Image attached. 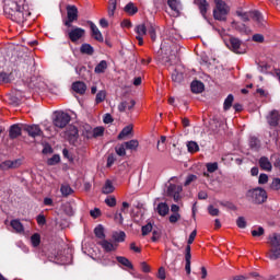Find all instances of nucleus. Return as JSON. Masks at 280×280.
Returning a JSON list of instances; mask_svg holds the SVG:
<instances>
[{
	"mask_svg": "<svg viewBox=\"0 0 280 280\" xmlns=\"http://www.w3.org/2000/svg\"><path fill=\"white\" fill-rule=\"evenodd\" d=\"M4 12L11 21L15 23H25L27 18L32 15L30 7L25 4V0L11 1L4 5Z\"/></svg>",
	"mask_w": 280,
	"mask_h": 280,
	"instance_id": "obj_1",
	"label": "nucleus"
},
{
	"mask_svg": "<svg viewBox=\"0 0 280 280\" xmlns=\"http://www.w3.org/2000/svg\"><path fill=\"white\" fill-rule=\"evenodd\" d=\"M214 9L212 11L213 19L215 21L226 22L229 14L231 13V7L226 4L224 0H213Z\"/></svg>",
	"mask_w": 280,
	"mask_h": 280,
	"instance_id": "obj_2",
	"label": "nucleus"
},
{
	"mask_svg": "<svg viewBox=\"0 0 280 280\" xmlns=\"http://www.w3.org/2000/svg\"><path fill=\"white\" fill-rule=\"evenodd\" d=\"M245 196L248 202H252V205H264V202L268 200V192L261 187L247 190Z\"/></svg>",
	"mask_w": 280,
	"mask_h": 280,
	"instance_id": "obj_3",
	"label": "nucleus"
},
{
	"mask_svg": "<svg viewBox=\"0 0 280 280\" xmlns=\"http://www.w3.org/2000/svg\"><path fill=\"white\" fill-rule=\"evenodd\" d=\"M196 235H198V232L194 230L187 241V246H186V254H185V270L187 275H191V244H194V241L196 240Z\"/></svg>",
	"mask_w": 280,
	"mask_h": 280,
	"instance_id": "obj_4",
	"label": "nucleus"
},
{
	"mask_svg": "<svg viewBox=\"0 0 280 280\" xmlns=\"http://www.w3.org/2000/svg\"><path fill=\"white\" fill-rule=\"evenodd\" d=\"M71 121V115L65 112H55L52 124L56 128H67Z\"/></svg>",
	"mask_w": 280,
	"mask_h": 280,
	"instance_id": "obj_5",
	"label": "nucleus"
},
{
	"mask_svg": "<svg viewBox=\"0 0 280 280\" xmlns=\"http://www.w3.org/2000/svg\"><path fill=\"white\" fill-rule=\"evenodd\" d=\"M66 10L67 20L63 21V25L66 27H72L73 22L78 21V7L69 4L66 7Z\"/></svg>",
	"mask_w": 280,
	"mask_h": 280,
	"instance_id": "obj_6",
	"label": "nucleus"
},
{
	"mask_svg": "<svg viewBox=\"0 0 280 280\" xmlns=\"http://www.w3.org/2000/svg\"><path fill=\"white\" fill-rule=\"evenodd\" d=\"M226 46L234 54H244L246 51V46L237 37H231Z\"/></svg>",
	"mask_w": 280,
	"mask_h": 280,
	"instance_id": "obj_7",
	"label": "nucleus"
},
{
	"mask_svg": "<svg viewBox=\"0 0 280 280\" xmlns=\"http://www.w3.org/2000/svg\"><path fill=\"white\" fill-rule=\"evenodd\" d=\"M22 130L28 135L32 139L36 137H43L44 132L38 125H23Z\"/></svg>",
	"mask_w": 280,
	"mask_h": 280,
	"instance_id": "obj_8",
	"label": "nucleus"
},
{
	"mask_svg": "<svg viewBox=\"0 0 280 280\" xmlns=\"http://www.w3.org/2000/svg\"><path fill=\"white\" fill-rule=\"evenodd\" d=\"M86 31L82 27H74L71 31H68V38L71 43H78L81 38H84Z\"/></svg>",
	"mask_w": 280,
	"mask_h": 280,
	"instance_id": "obj_9",
	"label": "nucleus"
},
{
	"mask_svg": "<svg viewBox=\"0 0 280 280\" xmlns=\"http://www.w3.org/2000/svg\"><path fill=\"white\" fill-rule=\"evenodd\" d=\"M135 32L137 34L136 38L138 40V45H143V36L148 34V23L137 25Z\"/></svg>",
	"mask_w": 280,
	"mask_h": 280,
	"instance_id": "obj_10",
	"label": "nucleus"
},
{
	"mask_svg": "<svg viewBox=\"0 0 280 280\" xmlns=\"http://www.w3.org/2000/svg\"><path fill=\"white\" fill-rule=\"evenodd\" d=\"M88 25H90L92 38L98 43H104V36L102 35V32H100V28H97V25H95L93 21H88Z\"/></svg>",
	"mask_w": 280,
	"mask_h": 280,
	"instance_id": "obj_11",
	"label": "nucleus"
},
{
	"mask_svg": "<svg viewBox=\"0 0 280 280\" xmlns=\"http://www.w3.org/2000/svg\"><path fill=\"white\" fill-rule=\"evenodd\" d=\"M195 5H197L202 19L207 20V12H209V2L207 0H194Z\"/></svg>",
	"mask_w": 280,
	"mask_h": 280,
	"instance_id": "obj_12",
	"label": "nucleus"
},
{
	"mask_svg": "<svg viewBox=\"0 0 280 280\" xmlns=\"http://www.w3.org/2000/svg\"><path fill=\"white\" fill-rule=\"evenodd\" d=\"M20 166H21L20 160H14V161L7 160L0 163L1 172H7V170H16V167H20Z\"/></svg>",
	"mask_w": 280,
	"mask_h": 280,
	"instance_id": "obj_13",
	"label": "nucleus"
},
{
	"mask_svg": "<svg viewBox=\"0 0 280 280\" xmlns=\"http://www.w3.org/2000/svg\"><path fill=\"white\" fill-rule=\"evenodd\" d=\"M66 135H67L70 143H75V141H78V137H80L78 127H75V126H69L68 130L66 131Z\"/></svg>",
	"mask_w": 280,
	"mask_h": 280,
	"instance_id": "obj_14",
	"label": "nucleus"
},
{
	"mask_svg": "<svg viewBox=\"0 0 280 280\" xmlns=\"http://www.w3.org/2000/svg\"><path fill=\"white\" fill-rule=\"evenodd\" d=\"M190 91L197 95L202 93V91H205V83H202V81L194 80L190 83Z\"/></svg>",
	"mask_w": 280,
	"mask_h": 280,
	"instance_id": "obj_15",
	"label": "nucleus"
},
{
	"mask_svg": "<svg viewBox=\"0 0 280 280\" xmlns=\"http://www.w3.org/2000/svg\"><path fill=\"white\" fill-rule=\"evenodd\" d=\"M72 91H74V93H78L79 95H84V93H86V83L82 81H77L72 83Z\"/></svg>",
	"mask_w": 280,
	"mask_h": 280,
	"instance_id": "obj_16",
	"label": "nucleus"
},
{
	"mask_svg": "<svg viewBox=\"0 0 280 280\" xmlns=\"http://www.w3.org/2000/svg\"><path fill=\"white\" fill-rule=\"evenodd\" d=\"M23 129L21 126L14 124L9 129V137L10 139H19L21 137Z\"/></svg>",
	"mask_w": 280,
	"mask_h": 280,
	"instance_id": "obj_17",
	"label": "nucleus"
},
{
	"mask_svg": "<svg viewBox=\"0 0 280 280\" xmlns=\"http://www.w3.org/2000/svg\"><path fill=\"white\" fill-rule=\"evenodd\" d=\"M258 163L259 167L265 172H272V163H270V160H268V158L261 156Z\"/></svg>",
	"mask_w": 280,
	"mask_h": 280,
	"instance_id": "obj_18",
	"label": "nucleus"
},
{
	"mask_svg": "<svg viewBox=\"0 0 280 280\" xmlns=\"http://www.w3.org/2000/svg\"><path fill=\"white\" fill-rule=\"evenodd\" d=\"M80 54H82L83 56H93V54H95V48H93L91 44L84 43L80 47Z\"/></svg>",
	"mask_w": 280,
	"mask_h": 280,
	"instance_id": "obj_19",
	"label": "nucleus"
},
{
	"mask_svg": "<svg viewBox=\"0 0 280 280\" xmlns=\"http://www.w3.org/2000/svg\"><path fill=\"white\" fill-rule=\"evenodd\" d=\"M279 119H280L279 112L272 110V112L270 113L269 118H268V124H269V126H273V127L279 126Z\"/></svg>",
	"mask_w": 280,
	"mask_h": 280,
	"instance_id": "obj_20",
	"label": "nucleus"
},
{
	"mask_svg": "<svg viewBox=\"0 0 280 280\" xmlns=\"http://www.w3.org/2000/svg\"><path fill=\"white\" fill-rule=\"evenodd\" d=\"M98 244H100V246H102V248L105 250V253H113V250L117 249V247L113 243H110L104 238L101 242H98Z\"/></svg>",
	"mask_w": 280,
	"mask_h": 280,
	"instance_id": "obj_21",
	"label": "nucleus"
},
{
	"mask_svg": "<svg viewBox=\"0 0 280 280\" xmlns=\"http://www.w3.org/2000/svg\"><path fill=\"white\" fill-rule=\"evenodd\" d=\"M269 245L271 248H280V234L273 233L272 236H269Z\"/></svg>",
	"mask_w": 280,
	"mask_h": 280,
	"instance_id": "obj_22",
	"label": "nucleus"
},
{
	"mask_svg": "<svg viewBox=\"0 0 280 280\" xmlns=\"http://www.w3.org/2000/svg\"><path fill=\"white\" fill-rule=\"evenodd\" d=\"M156 211L159 215H162V218H165V215L170 213V206H167L165 202H160L156 207Z\"/></svg>",
	"mask_w": 280,
	"mask_h": 280,
	"instance_id": "obj_23",
	"label": "nucleus"
},
{
	"mask_svg": "<svg viewBox=\"0 0 280 280\" xmlns=\"http://www.w3.org/2000/svg\"><path fill=\"white\" fill-rule=\"evenodd\" d=\"M97 137H104V127H96L88 133V139H97Z\"/></svg>",
	"mask_w": 280,
	"mask_h": 280,
	"instance_id": "obj_24",
	"label": "nucleus"
},
{
	"mask_svg": "<svg viewBox=\"0 0 280 280\" xmlns=\"http://www.w3.org/2000/svg\"><path fill=\"white\" fill-rule=\"evenodd\" d=\"M116 260L118 261V264H121V266L129 268V270H135V266L132 265V262H130L128 258L124 256H117Z\"/></svg>",
	"mask_w": 280,
	"mask_h": 280,
	"instance_id": "obj_25",
	"label": "nucleus"
},
{
	"mask_svg": "<svg viewBox=\"0 0 280 280\" xmlns=\"http://www.w3.org/2000/svg\"><path fill=\"white\" fill-rule=\"evenodd\" d=\"M268 258L271 261H277V259H280V247H271L268 254Z\"/></svg>",
	"mask_w": 280,
	"mask_h": 280,
	"instance_id": "obj_26",
	"label": "nucleus"
},
{
	"mask_svg": "<svg viewBox=\"0 0 280 280\" xmlns=\"http://www.w3.org/2000/svg\"><path fill=\"white\" fill-rule=\"evenodd\" d=\"M113 191H115V186L113 185V182L110 179H106L102 188V194L108 195L113 194Z\"/></svg>",
	"mask_w": 280,
	"mask_h": 280,
	"instance_id": "obj_27",
	"label": "nucleus"
},
{
	"mask_svg": "<svg viewBox=\"0 0 280 280\" xmlns=\"http://www.w3.org/2000/svg\"><path fill=\"white\" fill-rule=\"evenodd\" d=\"M250 16L254 21H256V23H258V25L264 26V15H261V12L259 11H252Z\"/></svg>",
	"mask_w": 280,
	"mask_h": 280,
	"instance_id": "obj_28",
	"label": "nucleus"
},
{
	"mask_svg": "<svg viewBox=\"0 0 280 280\" xmlns=\"http://www.w3.org/2000/svg\"><path fill=\"white\" fill-rule=\"evenodd\" d=\"M106 69H108V62L106 60H102L94 68V73H105Z\"/></svg>",
	"mask_w": 280,
	"mask_h": 280,
	"instance_id": "obj_29",
	"label": "nucleus"
},
{
	"mask_svg": "<svg viewBox=\"0 0 280 280\" xmlns=\"http://www.w3.org/2000/svg\"><path fill=\"white\" fill-rule=\"evenodd\" d=\"M11 226L16 233H23L25 231V228L23 226V223L19 219H14L11 221Z\"/></svg>",
	"mask_w": 280,
	"mask_h": 280,
	"instance_id": "obj_30",
	"label": "nucleus"
},
{
	"mask_svg": "<svg viewBox=\"0 0 280 280\" xmlns=\"http://www.w3.org/2000/svg\"><path fill=\"white\" fill-rule=\"evenodd\" d=\"M183 191V187L176 186V184H171L167 187V196L172 197L174 194Z\"/></svg>",
	"mask_w": 280,
	"mask_h": 280,
	"instance_id": "obj_31",
	"label": "nucleus"
},
{
	"mask_svg": "<svg viewBox=\"0 0 280 280\" xmlns=\"http://www.w3.org/2000/svg\"><path fill=\"white\" fill-rule=\"evenodd\" d=\"M125 12H127V14H130L132 16L139 12V9L135 7V3L129 2L125 7Z\"/></svg>",
	"mask_w": 280,
	"mask_h": 280,
	"instance_id": "obj_32",
	"label": "nucleus"
},
{
	"mask_svg": "<svg viewBox=\"0 0 280 280\" xmlns=\"http://www.w3.org/2000/svg\"><path fill=\"white\" fill-rule=\"evenodd\" d=\"M261 143L257 137H250L249 138V148L252 150H259Z\"/></svg>",
	"mask_w": 280,
	"mask_h": 280,
	"instance_id": "obj_33",
	"label": "nucleus"
},
{
	"mask_svg": "<svg viewBox=\"0 0 280 280\" xmlns=\"http://www.w3.org/2000/svg\"><path fill=\"white\" fill-rule=\"evenodd\" d=\"M187 148H188V152H190L191 154H194L196 152H200V147L198 145V142H196V141H189L187 143Z\"/></svg>",
	"mask_w": 280,
	"mask_h": 280,
	"instance_id": "obj_34",
	"label": "nucleus"
},
{
	"mask_svg": "<svg viewBox=\"0 0 280 280\" xmlns=\"http://www.w3.org/2000/svg\"><path fill=\"white\" fill-rule=\"evenodd\" d=\"M234 96L233 94H229L228 97L225 98L224 103H223V108L224 110H230L231 106H233V101H234Z\"/></svg>",
	"mask_w": 280,
	"mask_h": 280,
	"instance_id": "obj_35",
	"label": "nucleus"
},
{
	"mask_svg": "<svg viewBox=\"0 0 280 280\" xmlns=\"http://www.w3.org/2000/svg\"><path fill=\"white\" fill-rule=\"evenodd\" d=\"M125 143L126 150H137L139 148V140H129Z\"/></svg>",
	"mask_w": 280,
	"mask_h": 280,
	"instance_id": "obj_36",
	"label": "nucleus"
},
{
	"mask_svg": "<svg viewBox=\"0 0 280 280\" xmlns=\"http://www.w3.org/2000/svg\"><path fill=\"white\" fill-rule=\"evenodd\" d=\"M113 240L115 242H126V232H124V231L115 232L113 234Z\"/></svg>",
	"mask_w": 280,
	"mask_h": 280,
	"instance_id": "obj_37",
	"label": "nucleus"
},
{
	"mask_svg": "<svg viewBox=\"0 0 280 280\" xmlns=\"http://www.w3.org/2000/svg\"><path fill=\"white\" fill-rule=\"evenodd\" d=\"M94 234L98 240H104L106 237V234H104V226L103 225H97L94 229Z\"/></svg>",
	"mask_w": 280,
	"mask_h": 280,
	"instance_id": "obj_38",
	"label": "nucleus"
},
{
	"mask_svg": "<svg viewBox=\"0 0 280 280\" xmlns=\"http://www.w3.org/2000/svg\"><path fill=\"white\" fill-rule=\"evenodd\" d=\"M147 32L149 33L151 40H156V28L152 23H148Z\"/></svg>",
	"mask_w": 280,
	"mask_h": 280,
	"instance_id": "obj_39",
	"label": "nucleus"
},
{
	"mask_svg": "<svg viewBox=\"0 0 280 280\" xmlns=\"http://www.w3.org/2000/svg\"><path fill=\"white\" fill-rule=\"evenodd\" d=\"M269 188L272 191H280V178L279 177H275L272 179V182L270 183Z\"/></svg>",
	"mask_w": 280,
	"mask_h": 280,
	"instance_id": "obj_40",
	"label": "nucleus"
},
{
	"mask_svg": "<svg viewBox=\"0 0 280 280\" xmlns=\"http://www.w3.org/2000/svg\"><path fill=\"white\" fill-rule=\"evenodd\" d=\"M132 133V126H126L120 133L118 135V139L121 140L124 137H128Z\"/></svg>",
	"mask_w": 280,
	"mask_h": 280,
	"instance_id": "obj_41",
	"label": "nucleus"
},
{
	"mask_svg": "<svg viewBox=\"0 0 280 280\" xmlns=\"http://www.w3.org/2000/svg\"><path fill=\"white\" fill-rule=\"evenodd\" d=\"M60 191L65 198L73 194V189L69 185H61Z\"/></svg>",
	"mask_w": 280,
	"mask_h": 280,
	"instance_id": "obj_42",
	"label": "nucleus"
},
{
	"mask_svg": "<svg viewBox=\"0 0 280 280\" xmlns=\"http://www.w3.org/2000/svg\"><path fill=\"white\" fill-rule=\"evenodd\" d=\"M116 10H117V0H109L108 16H115Z\"/></svg>",
	"mask_w": 280,
	"mask_h": 280,
	"instance_id": "obj_43",
	"label": "nucleus"
},
{
	"mask_svg": "<svg viewBox=\"0 0 280 280\" xmlns=\"http://www.w3.org/2000/svg\"><path fill=\"white\" fill-rule=\"evenodd\" d=\"M126 144L121 143L115 147V152L118 156H126Z\"/></svg>",
	"mask_w": 280,
	"mask_h": 280,
	"instance_id": "obj_44",
	"label": "nucleus"
},
{
	"mask_svg": "<svg viewBox=\"0 0 280 280\" xmlns=\"http://www.w3.org/2000/svg\"><path fill=\"white\" fill-rule=\"evenodd\" d=\"M167 5L173 10V12H178V8L180 5L179 0H167Z\"/></svg>",
	"mask_w": 280,
	"mask_h": 280,
	"instance_id": "obj_45",
	"label": "nucleus"
},
{
	"mask_svg": "<svg viewBox=\"0 0 280 280\" xmlns=\"http://www.w3.org/2000/svg\"><path fill=\"white\" fill-rule=\"evenodd\" d=\"M219 205L225 207V209H230V211H237V206L231 201H220Z\"/></svg>",
	"mask_w": 280,
	"mask_h": 280,
	"instance_id": "obj_46",
	"label": "nucleus"
},
{
	"mask_svg": "<svg viewBox=\"0 0 280 280\" xmlns=\"http://www.w3.org/2000/svg\"><path fill=\"white\" fill-rule=\"evenodd\" d=\"M31 242L34 248L40 246V234L35 233L31 236Z\"/></svg>",
	"mask_w": 280,
	"mask_h": 280,
	"instance_id": "obj_47",
	"label": "nucleus"
},
{
	"mask_svg": "<svg viewBox=\"0 0 280 280\" xmlns=\"http://www.w3.org/2000/svg\"><path fill=\"white\" fill-rule=\"evenodd\" d=\"M104 100H106V91L101 90L96 94L95 103L102 104V102H104Z\"/></svg>",
	"mask_w": 280,
	"mask_h": 280,
	"instance_id": "obj_48",
	"label": "nucleus"
},
{
	"mask_svg": "<svg viewBox=\"0 0 280 280\" xmlns=\"http://www.w3.org/2000/svg\"><path fill=\"white\" fill-rule=\"evenodd\" d=\"M172 80H173V82H177V83L183 82V73L177 72L176 70H174L173 73H172Z\"/></svg>",
	"mask_w": 280,
	"mask_h": 280,
	"instance_id": "obj_49",
	"label": "nucleus"
},
{
	"mask_svg": "<svg viewBox=\"0 0 280 280\" xmlns=\"http://www.w3.org/2000/svg\"><path fill=\"white\" fill-rule=\"evenodd\" d=\"M58 163H60V155L58 154H55L47 160V165H58Z\"/></svg>",
	"mask_w": 280,
	"mask_h": 280,
	"instance_id": "obj_50",
	"label": "nucleus"
},
{
	"mask_svg": "<svg viewBox=\"0 0 280 280\" xmlns=\"http://www.w3.org/2000/svg\"><path fill=\"white\" fill-rule=\"evenodd\" d=\"M152 223H147L145 225H143L141 229L143 237H145V235H148L149 233H152Z\"/></svg>",
	"mask_w": 280,
	"mask_h": 280,
	"instance_id": "obj_51",
	"label": "nucleus"
},
{
	"mask_svg": "<svg viewBox=\"0 0 280 280\" xmlns=\"http://www.w3.org/2000/svg\"><path fill=\"white\" fill-rule=\"evenodd\" d=\"M105 205H107V207H117V199L113 196H109L105 199Z\"/></svg>",
	"mask_w": 280,
	"mask_h": 280,
	"instance_id": "obj_52",
	"label": "nucleus"
},
{
	"mask_svg": "<svg viewBox=\"0 0 280 280\" xmlns=\"http://www.w3.org/2000/svg\"><path fill=\"white\" fill-rule=\"evenodd\" d=\"M206 167L210 174H213V172H218V162L208 163Z\"/></svg>",
	"mask_w": 280,
	"mask_h": 280,
	"instance_id": "obj_53",
	"label": "nucleus"
},
{
	"mask_svg": "<svg viewBox=\"0 0 280 280\" xmlns=\"http://www.w3.org/2000/svg\"><path fill=\"white\" fill-rule=\"evenodd\" d=\"M266 233V230L264 228L259 226L257 230H252L253 237H261Z\"/></svg>",
	"mask_w": 280,
	"mask_h": 280,
	"instance_id": "obj_54",
	"label": "nucleus"
},
{
	"mask_svg": "<svg viewBox=\"0 0 280 280\" xmlns=\"http://www.w3.org/2000/svg\"><path fill=\"white\" fill-rule=\"evenodd\" d=\"M208 213L209 215H212L213 218L220 215V209L214 208L213 206L208 207Z\"/></svg>",
	"mask_w": 280,
	"mask_h": 280,
	"instance_id": "obj_55",
	"label": "nucleus"
},
{
	"mask_svg": "<svg viewBox=\"0 0 280 280\" xmlns=\"http://www.w3.org/2000/svg\"><path fill=\"white\" fill-rule=\"evenodd\" d=\"M236 226H238V229H246V219L244 217H238L236 220Z\"/></svg>",
	"mask_w": 280,
	"mask_h": 280,
	"instance_id": "obj_56",
	"label": "nucleus"
},
{
	"mask_svg": "<svg viewBox=\"0 0 280 280\" xmlns=\"http://www.w3.org/2000/svg\"><path fill=\"white\" fill-rule=\"evenodd\" d=\"M90 215L94 218V220H97V218L102 215V210H100V208H94L93 210L90 211Z\"/></svg>",
	"mask_w": 280,
	"mask_h": 280,
	"instance_id": "obj_57",
	"label": "nucleus"
},
{
	"mask_svg": "<svg viewBox=\"0 0 280 280\" xmlns=\"http://www.w3.org/2000/svg\"><path fill=\"white\" fill-rule=\"evenodd\" d=\"M178 220H180V213H173L168 218V221L171 222V224H176Z\"/></svg>",
	"mask_w": 280,
	"mask_h": 280,
	"instance_id": "obj_58",
	"label": "nucleus"
},
{
	"mask_svg": "<svg viewBox=\"0 0 280 280\" xmlns=\"http://www.w3.org/2000/svg\"><path fill=\"white\" fill-rule=\"evenodd\" d=\"M36 221L39 226H45V224H47V219L44 217V214H38Z\"/></svg>",
	"mask_w": 280,
	"mask_h": 280,
	"instance_id": "obj_59",
	"label": "nucleus"
},
{
	"mask_svg": "<svg viewBox=\"0 0 280 280\" xmlns=\"http://www.w3.org/2000/svg\"><path fill=\"white\" fill-rule=\"evenodd\" d=\"M236 14H237V16H241V19H242V21H244V23H248V21H250L249 15L246 12L237 11Z\"/></svg>",
	"mask_w": 280,
	"mask_h": 280,
	"instance_id": "obj_60",
	"label": "nucleus"
},
{
	"mask_svg": "<svg viewBox=\"0 0 280 280\" xmlns=\"http://www.w3.org/2000/svg\"><path fill=\"white\" fill-rule=\"evenodd\" d=\"M115 161H117V158H115L114 154H109L107 158V167H113V165H115Z\"/></svg>",
	"mask_w": 280,
	"mask_h": 280,
	"instance_id": "obj_61",
	"label": "nucleus"
},
{
	"mask_svg": "<svg viewBox=\"0 0 280 280\" xmlns=\"http://www.w3.org/2000/svg\"><path fill=\"white\" fill-rule=\"evenodd\" d=\"M259 185H266L268 183V175L267 174H260L258 178Z\"/></svg>",
	"mask_w": 280,
	"mask_h": 280,
	"instance_id": "obj_62",
	"label": "nucleus"
},
{
	"mask_svg": "<svg viewBox=\"0 0 280 280\" xmlns=\"http://www.w3.org/2000/svg\"><path fill=\"white\" fill-rule=\"evenodd\" d=\"M9 102L12 106H19V104H21V100L16 96H10Z\"/></svg>",
	"mask_w": 280,
	"mask_h": 280,
	"instance_id": "obj_63",
	"label": "nucleus"
},
{
	"mask_svg": "<svg viewBox=\"0 0 280 280\" xmlns=\"http://www.w3.org/2000/svg\"><path fill=\"white\" fill-rule=\"evenodd\" d=\"M158 279L165 280V268L164 267L159 268Z\"/></svg>",
	"mask_w": 280,
	"mask_h": 280,
	"instance_id": "obj_64",
	"label": "nucleus"
}]
</instances>
